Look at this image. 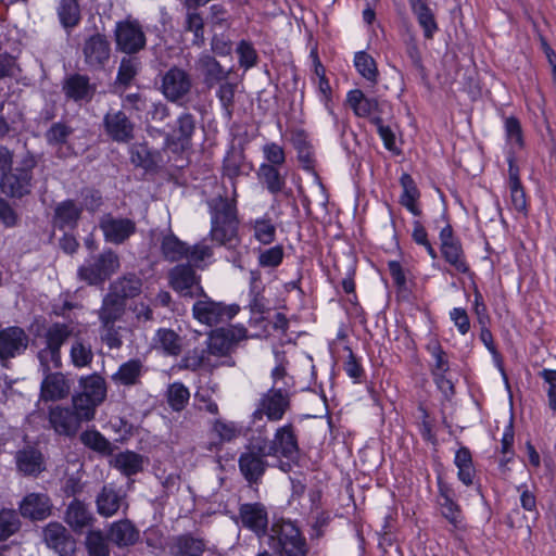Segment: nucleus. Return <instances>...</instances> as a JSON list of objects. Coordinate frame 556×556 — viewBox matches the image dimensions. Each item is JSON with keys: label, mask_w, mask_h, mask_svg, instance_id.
<instances>
[{"label": "nucleus", "mask_w": 556, "mask_h": 556, "mask_svg": "<svg viewBox=\"0 0 556 556\" xmlns=\"http://www.w3.org/2000/svg\"><path fill=\"white\" fill-rule=\"evenodd\" d=\"M71 386L61 372L49 374L41 382L40 397L43 401H56L68 395Z\"/></svg>", "instance_id": "a211bd4d"}, {"label": "nucleus", "mask_w": 556, "mask_h": 556, "mask_svg": "<svg viewBox=\"0 0 556 556\" xmlns=\"http://www.w3.org/2000/svg\"><path fill=\"white\" fill-rule=\"evenodd\" d=\"M257 176L265 185L266 189L273 194L281 192L286 187L285 177L281 176L278 168L273 165L261 164Z\"/></svg>", "instance_id": "c9c22d12"}, {"label": "nucleus", "mask_w": 556, "mask_h": 556, "mask_svg": "<svg viewBox=\"0 0 556 556\" xmlns=\"http://www.w3.org/2000/svg\"><path fill=\"white\" fill-rule=\"evenodd\" d=\"M85 60L90 66H100L110 56V46L101 35L90 37L84 47Z\"/></svg>", "instance_id": "4be33fe9"}, {"label": "nucleus", "mask_w": 556, "mask_h": 556, "mask_svg": "<svg viewBox=\"0 0 556 556\" xmlns=\"http://www.w3.org/2000/svg\"><path fill=\"white\" fill-rule=\"evenodd\" d=\"M441 515L456 529L463 528V515L458 504H456L446 491H441L439 497Z\"/></svg>", "instance_id": "58836bf2"}, {"label": "nucleus", "mask_w": 556, "mask_h": 556, "mask_svg": "<svg viewBox=\"0 0 556 556\" xmlns=\"http://www.w3.org/2000/svg\"><path fill=\"white\" fill-rule=\"evenodd\" d=\"M314 84L317 86L319 98L326 106L331 101V87L329 80L326 77V71L324 65L320 63L317 56L314 59Z\"/></svg>", "instance_id": "603ef678"}, {"label": "nucleus", "mask_w": 556, "mask_h": 556, "mask_svg": "<svg viewBox=\"0 0 556 556\" xmlns=\"http://www.w3.org/2000/svg\"><path fill=\"white\" fill-rule=\"evenodd\" d=\"M283 247L280 244L260 250L257 261L262 267H277L283 260Z\"/></svg>", "instance_id": "052dcab7"}, {"label": "nucleus", "mask_w": 556, "mask_h": 556, "mask_svg": "<svg viewBox=\"0 0 556 556\" xmlns=\"http://www.w3.org/2000/svg\"><path fill=\"white\" fill-rule=\"evenodd\" d=\"M242 525L252 530L257 536H263L268 525V517L262 504H243L239 509Z\"/></svg>", "instance_id": "ddd939ff"}, {"label": "nucleus", "mask_w": 556, "mask_h": 556, "mask_svg": "<svg viewBox=\"0 0 556 556\" xmlns=\"http://www.w3.org/2000/svg\"><path fill=\"white\" fill-rule=\"evenodd\" d=\"M112 465L126 476H131L142 470L143 458L135 452L126 451L117 454L113 458Z\"/></svg>", "instance_id": "e433bc0d"}, {"label": "nucleus", "mask_w": 556, "mask_h": 556, "mask_svg": "<svg viewBox=\"0 0 556 556\" xmlns=\"http://www.w3.org/2000/svg\"><path fill=\"white\" fill-rule=\"evenodd\" d=\"M116 45L126 53H134L146 45V37L137 21L126 20L117 23L115 29Z\"/></svg>", "instance_id": "423d86ee"}, {"label": "nucleus", "mask_w": 556, "mask_h": 556, "mask_svg": "<svg viewBox=\"0 0 556 556\" xmlns=\"http://www.w3.org/2000/svg\"><path fill=\"white\" fill-rule=\"evenodd\" d=\"M541 377L547 384L546 393L548 397V406L552 410L556 412V370L543 369Z\"/></svg>", "instance_id": "774afa93"}, {"label": "nucleus", "mask_w": 556, "mask_h": 556, "mask_svg": "<svg viewBox=\"0 0 556 556\" xmlns=\"http://www.w3.org/2000/svg\"><path fill=\"white\" fill-rule=\"evenodd\" d=\"M194 132V119L190 114L178 118V128L167 136L165 146L173 153H181L190 148L191 137Z\"/></svg>", "instance_id": "9b49d317"}, {"label": "nucleus", "mask_w": 556, "mask_h": 556, "mask_svg": "<svg viewBox=\"0 0 556 556\" xmlns=\"http://www.w3.org/2000/svg\"><path fill=\"white\" fill-rule=\"evenodd\" d=\"M412 237L417 244L426 248L428 254L432 260L437 258V252L431 245L430 241L428 240V233L422 224L418 220L414 222Z\"/></svg>", "instance_id": "69168bd1"}, {"label": "nucleus", "mask_w": 556, "mask_h": 556, "mask_svg": "<svg viewBox=\"0 0 556 556\" xmlns=\"http://www.w3.org/2000/svg\"><path fill=\"white\" fill-rule=\"evenodd\" d=\"M79 384L83 391L79 393L91 401L101 404L106 397L105 380L99 375H91L80 379Z\"/></svg>", "instance_id": "a878e982"}, {"label": "nucleus", "mask_w": 556, "mask_h": 556, "mask_svg": "<svg viewBox=\"0 0 556 556\" xmlns=\"http://www.w3.org/2000/svg\"><path fill=\"white\" fill-rule=\"evenodd\" d=\"M92 515L86 505L79 501H73L66 510L65 521L74 530H80L90 526Z\"/></svg>", "instance_id": "cd10ccee"}, {"label": "nucleus", "mask_w": 556, "mask_h": 556, "mask_svg": "<svg viewBox=\"0 0 556 556\" xmlns=\"http://www.w3.org/2000/svg\"><path fill=\"white\" fill-rule=\"evenodd\" d=\"M506 144L514 152L523 148V132L520 122L514 117H506L504 121Z\"/></svg>", "instance_id": "c03bdc74"}, {"label": "nucleus", "mask_w": 556, "mask_h": 556, "mask_svg": "<svg viewBox=\"0 0 556 556\" xmlns=\"http://www.w3.org/2000/svg\"><path fill=\"white\" fill-rule=\"evenodd\" d=\"M238 312V305H224L211 300L199 301L193 305V316L208 326L230 320Z\"/></svg>", "instance_id": "39448f33"}, {"label": "nucleus", "mask_w": 556, "mask_h": 556, "mask_svg": "<svg viewBox=\"0 0 556 556\" xmlns=\"http://www.w3.org/2000/svg\"><path fill=\"white\" fill-rule=\"evenodd\" d=\"M426 350L432 356L434 363L432 374L435 377H444L450 369L447 355L438 339L432 338L426 345Z\"/></svg>", "instance_id": "79ce46f5"}, {"label": "nucleus", "mask_w": 556, "mask_h": 556, "mask_svg": "<svg viewBox=\"0 0 556 556\" xmlns=\"http://www.w3.org/2000/svg\"><path fill=\"white\" fill-rule=\"evenodd\" d=\"M213 249L205 241H201L193 247L188 245L186 258L195 267L203 268L205 261L212 258Z\"/></svg>", "instance_id": "13d9d810"}, {"label": "nucleus", "mask_w": 556, "mask_h": 556, "mask_svg": "<svg viewBox=\"0 0 556 556\" xmlns=\"http://www.w3.org/2000/svg\"><path fill=\"white\" fill-rule=\"evenodd\" d=\"M70 325L54 324L43 337V348L38 352V358L43 372L61 367V346L72 334Z\"/></svg>", "instance_id": "20e7f679"}, {"label": "nucleus", "mask_w": 556, "mask_h": 556, "mask_svg": "<svg viewBox=\"0 0 556 556\" xmlns=\"http://www.w3.org/2000/svg\"><path fill=\"white\" fill-rule=\"evenodd\" d=\"M270 545L280 556H306L305 539L298 527L286 520L276 521L270 530Z\"/></svg>", "instance_id": "7ed1b4c3"}, {"label": "nucleus", "mask_w": 556, "mask_h": 556, "mask_svg": "<svg viewBox=\"0 0 556 556\" xmlns=\"http://www.w3.org/2000/svg\"><path fill=\"white\" fill-rule=\"evenodd\" d=\"M354 65L359 75L370 83H376L378 77V70L375 60L371 55L364 51H359L354 56Z\"/></svg>", "instance_id": "8fccbe9b"}, {"label": "nucleus", "mask_w": 556, "mask_h": 556, "mask_svg": "<svg viewBox=\"0 0 556 556\" xmlns=\"http://www.w3.org/2000/svg\"><path fill=\"white\" fill-rule=\"evenodd\" d=\"M58 14L61 24L65 28L75 27L80 21V10L77 0H62Z\"/></svg>", "instance_id": "09e8293b"}, {"label": "nucleus", "mask_w": 556, "mask_h": 556, "mask_svg": "<svg viewBox=\"0 0 556 556\" xmlns=\"http://www.w3.org/2000/svg\"><path fill=\"white\" fill-rule=\"evenodd\" d=\"M118 268V256L112 251H108L104 252L94 264L80 267L78 273L81 279L88 281L90 285H96L104 281Z\"/></svg>", "instance_id": "0eeeda50"}, {"label": "nucleus", "mask_w": 556, "mask_h": 556, "mask_svg": "<svg viewBox=\"0 0 556 556\" xmlns=\"http://www.w3.org/2000/svg\"><path fill=\"white\" fill-rule=\"evenodd\" d=\"M21 527L16 513L12 509H3L0 511V541H4Z\"/></svg>", "instance_id": "bf43d9fd"}, {"label": "nucleus", "mask_w": 556, "mask_h": 556, "mask_svg": "<svg viewBox=\"0 0 556 556\" xmlns=\"http://www.w3.org/2000/svg\"><path fill=\"white\" fill-rule=\"evenodd\" d=\"M238 226L236 204L220 199L212 214L211 239L219 245L233 248L239 243Z\"/></svg>", "instance_id": "f03ea898"}, {"label": "nucleus", "mask_w": 556, "mask_h": 556, "mask_svg": "<svg viewBox=\"0 0 556 556\" xmlns=\"http://www.w3.org/2000/svg\"><path fill=\"white\" fill-rule=\"evenodd\" d=\"M189 89L190 80L184 71L172 68L164 75L162 91L168 100L176 101L180 99Z\"/></svg>", "instance_id": "4468645a"}, {"label": "nucleus", "mask_w": 556, "mask_h": 556, "mask_svg": "<svg viewBox=\"0 0 556 556\" xmlns=\"http://www.w3.org/2000/svg\"><path fill=\"white\" fill-rule=\"evenodd\" d=\"M31 166V163H27L23 168H15L8 174H3L0 184L1 191L9 197L16 198L28 193L30 190Z\"/></svg>", "instance_id": "1a4fd4ad"}, {"label": "nucleus", "mask_w": 556, "mask_h": 556, "mask_svg": "<svg viewBox=\"0 0 556 556\" xmlns=\"http://www.w3.org/2000/svg\"><path fill=\"white\" fill-rule=\"evenodd\" d=\"M152 345L155 350L170 356L179 355L182 350V341L179 334L167 328H160L155 332Z\"/></svg>", "instance_id": "b1692460"}, {"label": "nucleus", "mask_w": 556, "mask_h": 556, "mask_svg": "<svg viewBox=\"0 0 556 556\" xmlns=\"http://www.w3.org/2000/svg\"><path fill=\"white\" fill-rule=\"evenodd\" d=\"M412 10L424 29L425 36L432 38L433 34L438 30V25L430 8L424 0H416L412 3Z\"/></svg>", "instance_id": "4c0bfd02"}, {"label": "nucleus", "mask_w": 556, "mask_h": 556, "mask_svg": "<svg viewBox=\"0 0 556 556\" xmlns=\"http://www.w3.org/2000/svg\"><path fill=\"white\" fill-rule=\"evenodd\" d=\"M49 419L54 430L65 435L75 434L80 425V421L73 412L60 406L51 408Z\"/></svg>", "instance_id": "412c9836"}, {"label": "nucleus", "mask_w": 556, "mask_h": 556, "mask_svg": "<svg viewBox=\"0 0 556 556\" xmlns=\"http://www.w3.org/2000/svg\"><path fill=\"white\" fill-rule=\"evenodd\" d=\"M93 354L89 345L80 341L73 343L71 349V359L75 367L83 368L88 366L92 361Z\"/></svg>", "instance_id": "680f3d73"}, {"label": "nucleus", "mask_w": 556, "mask_h": 556, "mask_svg": "<svg viewBox=\"0 0 556 556\" xmlns=\"http://www.w3.org/2000/svg\"><path fill=\"white\" fill-rule=\"evenodd\" d=\"M100 227L108 241L113 243H122L130 235L135 232V223L130 219H116L106 216L102 219Z\"/></svg>", "instance_id": "dca6fc26"}, {"label": "nucleus", "mask_w": 556, "mask_h": 556, "mask_svg": "<svg viewBox=\"0 0 556 556\" xmlns=\"http://www.w3.org/2000/svg\"><path fill=\"white\" fill-rule=\"evenodd\" d=\"M80 440L87 447L103 454L111 455L113 446L98 430H86L80 434Z\"/></svg>", "instance_id": "49530a36"}, {"label": "nucleus", "mask_w": 556, "mask_h": 556, "mask_svg": "<svg viewBox=\"0 0 556 556\" xmlns=\"http://www.w3.org/2000/svg\"><path fill=\"white\" fill-rule=\"evenodd\" d=\"M109 136L118 142H126L132 138V125L123 112L109 113L104 118Z\"/></svg>", "instance_id": "aec40b11"}, {"label": "nucleus", "mask_w": 556, "mask_h": 556, "mask_svg": "<svg viewBox=\"0 0 556 556\" xmlns=\"http://www.w3.org/2000/svg\"><path fill=\"white\" fill-rule=\"evenodd\" d=\"M239 55V63L244 68H250L255 65L257 54L253 46L247 41H241L237 47Z\"/></svg>", "instance_id": "338daca9"}, {"label": "nucleus", "mask_w": 556, "mask_h": 556, "mask_svg": "<svg viewBox=\"0 0 556 556\" xmlns=\"http://www.w3.org/2000/svg\"><path fill=\"white\" fill-rule=\"evenodd\" d=\"M254 447L261 455L279 460L280 469L288 471L290 468L289 462H294L299 454V443L294 426L286 424L277 428L271 440L255 438Z\"/></svg>", "instance_id": "f257e3e1"}, {"label": "nucleus", "mask_w": 556, "mask_h": 556, "mask_svg": "<svg viewBox=\"0 0 556 556\" xmlns=\"http://www.w3.org/2000/svg\"><path fill=\"white\" fill-rule=\"evenodd\" d=\"M16 463L18 470L25 475H38L45 468L41 453L34 448L18 452Z\"/></svg>", "instance_id": "7c9ffc66"}, {"label": "nucleus", "mask_w": 556, "mask_h": 556, "mask_svg": "<svg viewBox=\"0 0 556 556\" xmlns=\"http://www.w3.org/2000/svg\"><path fill=\"white\" fill-rule=\"evenodd\" d=\"M262 151L266 160V165L278 167L286 162L283 148L275 142L266 143Z\"/></svg>", "instance_id": "0e129e2a"}, {"label": "nucleus", "mask_w": 556, "mask_h": 556, "mask_svg": "<svg viewBox=\"0 0 556 556\" xmlns=\"http://www.w3.org/2000/svg\"><path fill=\"white\" fill-rule=\"evenodd\" d=\"M241 434V428L232 421L216 419L211 429L208 450L217 452L222 445L236 440Z\"/></svg>", "instance_id": "f3484780"}, {"label": "nucleus", "mask_w": 556, "mask_h": 556, "mask_svg": "<svg viewBox=\"0 0 556 556\" xmlns=\"http://www.w3.org/2000/svg\"><path fill=\"white\" fill-rule=\"evenodd\" d=\"M445 261L458 273H466L468 265L465 261L464 252L459 241L444 243L440 247Z\"/></svg>", "instance_id": "37998d69"}, {"label": "nucleus", "mask_w": 556, "mask_h": 556, "mask_svg": "<svg viewBox=\"0 0 556 556\" xmlns=\"http://www.w3.org/2000/svg\"><path fill=\"white\" fill-rule=\"evenodd\" d=\"M141 281L135 276L124 277L112 286V293L124 301L126 298H132L140 292Z\"/></svg>", "instance_id": "5fc2aeb1"}, {"label": "nucleus", "mask_w": 556, "mask_h": 556, "mask_svg": "<svg viewBox=\"0 0 556 556\" xmlns=\"http://www.w3.org/2000/svg\"><path fill=\"white\" fill-rule=\"evenodd\" d=\"M72 402L74 408L73 413L80 422L93 419L96 408L100 405L99 403L91 401V399L80 394L74 395Z\"/></svg>", "instance_id": "3c124183"}, {"label": "nucleus", "mask_w": 556, "mask_h": 556, "mask_svg": "<svg viewBox=\"0 0 556 556\" xmlns=\"http://www.w3.org/2000/svg\"><path fill=\"white\" fill-rule=\"evenodd\" d=\"M346 103L353 110L354 114L358 117H371L375 123V118L378 116L379 102L377 99L367 98L359 89L350 90L346 94Z\"/></svg>", "instance_id": "6ab92c4d"}, {"label": "nucleus", "mask_w": 556, "mask_h": 556, "mask_svg": "<svg viewBox=\"0 0 556 556\" xmlns=\"http://www.w3.org/2000/svg\"><path fill=\"white\" fill-rule=\"evenodd\" d=\"M109 536L112 542L122 547L135 544L139 533L129 521L122 520L112 525Z\"/></svg>", "instance_id": "c85d7f7f"}, {"label": "nucleus", "mask_w": 556, "mask_h": 556, "mask_svg": "<svg viewBox=\"0 0 556 556\" xmlns=\"http://www.w3.org/2000/svg\"><path fill=\"white\" fill-rule=\"evenodd\" d=\"M266 456L261 455L254 447V439L251 441L248 451L239 458V468L249 482H256L265 472L267 463Z\"/></svg>", "instance_id": "f8f14e48"}, {"label": "nucleus", "mask_w": 556, "mask_h": 556, "mask_svg": "<svg viewBox=\"0 0 556 556\" xmlns=\"http://www.w3.org/2000/svg\"><path fill=\"white\" fill-rule=\"evenodd\" d=\"M122 501V495L112 486H104L97 497L98 513L104 517H111L118 511Z\"/></svg>", "instance_id": "2f4dec72"}, {"label": "nucleus", "mask_w": 556, "mask_h": 556, "mask_svg": "<svg viewBox=\"0 0 556 556\" xmlns=\"http://www.w3.org/2000/svg\"><path fill=\"white\" fill-rule=\"evenodd\" d=\"M400 182L403 188V192L400 198L401 204L405 206L413 215L418 216L420 214V210L417 205L419 191L415 185L414 179L409 174L404 173L401 176Z\"/></svg>", "instance_id": "c756f323"}, {"label": "nucleus", "mask_w": 556, "mask_h": 556, "mask_svg": "<svg viewBox=\"0 0 556 556\" xmlns=\"http://www.w3.org/2000/svg\"><path fill=\"white\" fill-rule=\"evenodd\" d=\"M28 338L23 329L10 327L0 332V357H13L27 346Z\"/></svg>", "instance_id": "2eb2a0df"}, {"label": "nucleus", "mask_w": 556, "mask_h": 556, "mask_svg": "<svg viewBox=\"0 0 556 556\" xmlns=\"http://www.w3.org/2000/svg\"><path fill=\"white\" fill-rule=\"evenodd\" d=\"M86 547L89 556H108L109 548L100 531H91L86 538Z\"/></svg>", "instance_id": "e2e57ef3"}, {"label": "nucleus", "mask_w": 556, "mask_h": 556, "mask_svg": "<svg viewBox=\"0 0 556 556\" xmlns=\"http://www.w3.org/2000/svg\"><path fill=\"white\" fill-rule=\"evenodd\" d=\"M190 399V392L188 388H186L180 382H174L168 387L167 390V401L169 406L177 412H180L185 408Z\"/></svg>", "instance_id": "6e6d98bb"}, {"label": "nucleus", "mask_w": 556, "mask_h": 556, "mask_svg": "<svg viewBox=\"0 0 556 556\" xmlns=\"http://www.w3.org/2000/svg\"><path fill=\"white\" fill-rule=\"evenodd\" d=\"M226 333L222 328L211 332L207 341V349L211 354L223 356L229 353L232 344Z\"/></svg>", "instance_id": "4d7b16f0"}, {"label": "nucleus", "mask_w": 556, "mask_h": 556, "mask_svg": "<svg viewBox=\"0 0 556 556\" xmlns=\"http://www.w3.org/2000/svg\"><path fill=\"white\" fill-rule=\"evenodd\" d=\"M43 538L50 548L62 552L65 549L70 536L64 526L59 522H50L43 529Z\"/></svg>", "instance_id": "a19ab883"}, {"label": "nucleus", "mask_w": 556, "mask_h": 556, "mask_svg": "<svg viewBox=\"0 0 556 556\" xmlns=\"http://www.w3.org/2000/svg\"><path fill=\"white\" fill-rule=\"evenodd\" d=\"M456 467L458 468V478L459 480L466 484L470 485L473 479V466L471 454L468 448L462 447L455 454L454 460Z\"/></svg>", "instance_id": "a18cd8bd"}, {"label": "nucleus", "mask_w": 556, "mask_h": 556, "mask_svg": "<svg viewBox=\"0 0 556 556\" xmlns=\"http://www.w3.org/2000/svg\"><path fill=\"white\" fill-rule=\"evenodd\" d=\"M508 174H509L508 186H509V192H510L511 206L518 213L525 214L527 212V198H526L525 190L520 184L519 169L514 164L513 160L509 161Z\"/></svg>", "instance_id": "393cba45"}, {"label": "nucleus", "mask_w": 556, "mask_h": 556, "mask_svg": "<svg viewBox=\"0 0 556 556\" xmlns=\"http://www.w3.org/2000/svg\"><path fill=\"white\" fill-rule=\"evenodd\" d=\"M20 514L30 520H43L51 515L52 503L45 493H29L18 506Z\"/></svg>", "instance_id": "9d476101"}, {"label": "nucleus", "mask_w": 556, "mask_h": 556, "mask_svg": "<svg viewBox=\"0 0 556 556\" xmlns=\"http://www.w3.org/2000/svg\"><path fill=\"white\" fill-rule=\"evenodd\" d=\"M64 90L67 97L74 100H89L94 88L89 84L87 77L83 75H74L70 77L64 86Z\"/></svg>", "instance_id": "473e14b6"}, {"label": "nucleus", "mask_w": 556, "mask_h": 556, "mask_svg": "<svg viewBox=\"0 0 556 556\" xmlns=\"http://www.w3.org/2000/svg\"><path fill=\"white\" fill-rule=\"evenodd\" d=\"M290 407V400L282 390L271 389L260 402L257 413L265 415L270 421H279Z\"/></svg>", "instance_id": "6e6552de"}, {"label": "nucleus", "mask_w": 556, "mask_h": 556, "mask_svg": "<svg viewBox=\"0 0 556 556\" xmlns=\"http://www.w3.org/2000/svg\"><path fill=\"white\" fill-rule=\"evenodd\" d=\"M161 249L165 258L169 261H179L181 258H186V254L188 253L187 243L180 241L174 235L164 237Z\"/></svg>", "instance_id": "de8ad7c7"}, {"label": "nucleus", "mask_w": 556, "mask_h": 556, "mask_svg": "<svg viewBox=\"0 0 556 556\" xmlns=\"http://www.w3.org/2000/svg\"><path fill=\"white\" fill-rule=\"evenodd\" d=\"M172 288L181 295H192L191 289L198 283L194 270L187 265H178L169 273Z\"/></svg>", "instance_id": "5701e85b"}, {"label": "nucleus", "mask_w": 556, "mask_h": 556, "mask_svg": "<svg viewBox=\"0 0 556 556\" xmlns=\"http://www.w3.org/2000/svg\"><path fill=\"white\" fill-rule=\"evenodd\" d=\"M125 303L112 292L104 299L100 311V318L104 326L115 323L124 313Z\"/></svg>", "instance_id": "ea45409f"}, {"label": "nucleus", "mask_w": 556, "mask_h": 556, "mask_svg": "<svg viewBox=\"0 0 556 556\" xmlns=\"http://www.w3.org/2000/svg\"><path fill=\"white\" fill-rule=\"evenodd\" d=\"M143 371V364L139 359H129L122 364L118 370L112 376V379L123 386L136 384Z\"/></svg>", "instance_id": "72a5a7b5"}, {"label": "nucleus", "mask_w": 556, "mask_h": 556, "mask_svg": "<svg viewBox=\"0 0 556 556\" xmlns=\"http://www.w3.org/2000/svg\"><path fill=\"white\" fill-rule=\"evenodd\" d=\"M174 548L175 556H201L204 544L201 540L181 535L176 539Z\"/></svg>", "instance_id": "864d4df0"}, {"label": "nucleus", "mask_w": 556, "mask_h": 556, "mask_svg": "<svg viewBox=\"0 0 556 556\" xmlns=\"http://www.w3.org/2000/svg\"><path fill=\"white\" fill-rule=\"evenodd\" d=\"M253 237L262 244H270L276 239V226L270 217L262 216L249 222Z\"/></svg>", "instance_id": "f704fd0d"}, {"label": "nucleus", "mask_w": 556, "mask_h": 556, "mask_svg": "<svg viewBox=\"0 0 556 556\" xmlns=\"http://www.w3.org/2000/svg\"><path fill=\"white\" fill-rule=\"evenodd\" d=\"M81 214V207L74 201L66 200L55 207L54 223L60 228H73Z\"/></svg>", "instance_id": "bb28decb"}]
</instances>
